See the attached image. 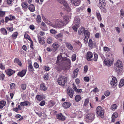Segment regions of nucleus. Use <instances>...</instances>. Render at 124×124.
I'll list each match as a JSON object with an SVG mask.
<instances>
[{"label":"nucleus","instance_id":"obj_1","mask_svg":"<svg viewBox=\"0 0 124 124\" xmlns=\"http://www.w3.org/2000/svg\"><path fill=\"white\" fill-rule=\"evenodd\" d=\"M68 23V22H65L62 20H60L59 21L57 20H55L53 23V25L56 26L55 27H54L55 28H57L58 27L61 28L63 27V26Z\"/></svg>","mask_w":124,"mask_h":124},{"label":"nucleus","instance_id":"obj_2","mask_svg":"<svg viewBox=\"0 0 124 124\" xmlns=\"http://www.w3.org/2000/svg\"><path fill=\"white\" fill-rule=\"evenodd\" d=\"M98 7L101 11L106 12V5L104 0H99Z\"/></svg>","mask_w":124,"mask_h":124},{"label":"nucleus","instance_id":"obj_3","mask_svg":"<svg viewBox=\"0 0 124 124\" xmlns=\"http://www.w3.org/2000/svg\"><path fill=\"white\" fill-rule=\"evenodd\" d=\"M67 79L66 77L61 76L58 78L57 82L59 85L64 86L67 83Z\"/></svg>","mask_w":124,"mask_h":124},{"label":"nucleus","instance_id":"obj_4","mask_svg":"<svg viewBox=\"0 0 124 124\" xmlns=\"http://www.w3.org/2000/svg\"><path fill=\"white\" fill-rule=\"evenodd\" d=\"M94 118V114L92 113H90L86 115L84 120L87 122H89L93 121Z\"/></svg>","mask_w":124,"mask_h":124},{"label":"nucleus","instance_id":"obj_5","mask_svg":"<svg viewBox=\"0 0 124 124\" xmlns=\"http://www.w3.org/2000/svg\"><path fill=\"white\" fill-rule=\"evenodd\" d=\"M116 70L118 72H120L123 70V65L121 61L118 60L115 63Z\"/></svg>","mask_w":124,"mask_h":124},{"label":"nucleus","instance_id":"obj_6","mask_svg":"<svg viewBox=\"0 0 124 124\" xmlns=\"http://www.w3.org/2000/svg\"><path fill=\"white\" fill-rule=\"evenodd\" d=\"M96 113L98 116L102 118L104 113V109L101 106H98L96 109Z\"/></svg>","mask_w":124,"mask_h":124},{"label":"nucleus","instance_id":"obj_7","mask_svg":"<svg viewBox=\"0 0 124 124\" xmlns=\"http://www.w3.org/2000/svg\"><path fill=\"white\" fill-rule=\"evenodd\" d=\"M104 64L108 66L109 67L112 65L113 61L108 59H106L104 61Z\"/></svg>","mask_w":124,"mask_h":124},{"label":"nucleus","instance_id":"obj_8","mask_svg":"<svg viewBox=\"0 0 124 124\" xmlns=\"http://www.w3.org/2000/svg\"><path fill=\"white\" fill-rule=\"evenodd\" d=\"M42 19L43 21L48 25L50 26H51L52 27H56V26L53 25V23H52L49 21L48 19L46 18L45 17L43 16L42 17Z\"/></svg>","mask_w":124,"mask_h":124},{"label":"nucleus","instance_id":"obj_9","mask_svg":"<svg viewBox=\"0 0 124 124\" xmlns=\"http://www.w3.org/2000/svg\"><path fill=\"white\" fill-rule=\"evenodd\" d=\"M42 19L43 21L48 25L50 26H51L52 27H56V26L53 25V23H52L49 21L48 19L46 18L45 17L43 16L42 17Z\"/></svg>","mask_w":124,"mask_h":124},{"label":"nucleus","instance_id":"obj_10","mask_svg":"<svg viewBox=\"0 0 124 124\" xmlns=\"http://www.w3.org/2000/svg\"><path fill=\"white\" fill-rule=\"evenodd\" d=\"M56 117L57 119L62 121L66 119V117L61 113L57 114Z\"/></svg>","mask_w":124,"mask_h":124},{"label":"nucleus","instance_id":"obj_11","mask_svg":"<svg viewBox=\"0 0 124 124\" xmlns=\"http://www.w3.org/2000/svg\"><path fill=\"white\" fill-rule=\"evenodd\" d=\"M7 74L9 76H11L15 72V70H13L11 69H8L5 71Z\"/></svg>","mask_w":124,"mask_h":124},{"label":"nucleus","instance_id":"obj_12","mask_svg":"<svg viewBox=\"0 0 124 124\" xmlns=\"http://www.w3.org/2000/svg\"><path fill=\"white\" fill-rule=\"evenodd\" d=\"M93 57L92 53L90 52H87L86 56V58L88 61L92 60V58Z\"/></svg>","mask_w":124,"mask_h":124},{"label":"nucleus","instance_id":"obj_13","mask_svg":"<svg viewBox=\"0 0 124 124\" xmlns=\"http://www.w3.org/2000/svg\"><path fill=\"white\" fill-rule=\"evenodd\" d=\"M117 82L116 78L115 77H113L112 78V80L110 82L111 85L114 87L116 86L117 85Z\"/></svg>","mask_w":124,"mask_h":124},{"label":"nucleus","instance_id":"obj_14","mask_svg":"<svg viewBox=\"0 0 124 124\" xmlns=\"http://www.w3.org/2000/svg\"><path fill=\"white\" fill-rule=\"evenodd\" d=\"M84 33L85 37L84 38V40H87L90 36V33L88 32L87 30H85L84 31Z\"/></svg>","mask_w":124,"mask_h":124},{"label":"nucleus","instance_id":"obj_15","mask_svg":"<svg viewBox=\"0 0 124 124\" xmlns=\"http://www.w3.org/2000/svg\"><path fill=\"white\" fill-rule=\"evenodd\" d=\"M73 5L75 6H79L80 3V0H70Z\"/></svg>","mask_w":124,"mask_h":124},{"label":"nucleus","instance_id":"obj_16","mask_svg":"<svg viewBox=\"0 0 124 124\" xmlns=\"http://www.w3.org/2000/svg\"><path fill=\"white\" fill-rule=\"evenodd\" d=\"M62 60L63 61L62 62L65 63L68 65H69L70 63V60L67 57L63 58L62 59Z\"/></svg>","mask_w":124,"mask_h":124},{"label":"nucleus","instance_id":"obj_17","mask_svg":"<svg viewBox=\"0 0 124 124\" xmlns=\"http://www.w3.org/2000/svg\"><path fill=\"white\" fill-rule=\"evenodd\" d=\"M21 6L24 10L26 11L28 8V4L26 2H23L22 3Z\"/></svg>","mask_w":124,"mask_h":124},{"label":"nucleus","instance_id":"obj_18","mask_svg":"<svg viewBox=\"0 0 124 124\" xmlns=\"http://www.w3.org/2000/svg\"><path fill=\"white\" fill-rule=\"evenodd\" d=\"M80 23V20L78 18H75L73 24H74L77 27H79Z\"/></svg>","mask_w":124,"mask_h":124},{"label":"nucleus","instance_id":"obj_19","mask_svg":"<svg viewBox=\"0 0 124 124\" xmlns=\"http://www.w3.org/2000/svg\"><path fill=\"white\" fill-rule=\"evenodd\" d=\"M26 70H23L21 72L18 73L17 75L21 77L24 76L26 72Z\"/></svg>","mask_w":124,"mask_h":124},{"label":"nucleus","instance_id":"obj_20","mask_svg":"<svg viewBox=\"0 0 124 124\" xmlns=\"http://www.w3.org/2000/svg\"><path fill=\"white\" fill-rule=\"evenodd\" d=\"M38 39L39 43L40 44L43 45L45 43V41L44 39L41 36H38Z\"/></svg>","mask_w":124,"mask_h":124},{"label":"nucleus","instance_id":"obj_21","mask_svg":"<svg viewBox=\"0 0 124 124\" xmlns=\"http://www.w3.org/2000/svg\"><path fill=\"white\" fill-rule=\"evenodd\" d=\"M31 103L28 101H24L23 102H21L20 103V105L21 106H30Z\"/></svg>","mask_w":124,"mask_h":124},{"label":"nucleus","instance_id":"obj_22","mask_svg":"<svg viewBox=\"0 0 124 124\" xmlns=\"http://www.w3.org/2000/svg\"><path fill=\"white\" fill-rule=\"evenodd\" d=\"M42 26L40 27V28L43 31H46L47 30V28L45 23L42 22L41 23Z\"/></svg>","mask_w":124,"mask_h":124},{"label":"nucleus","instance_id":"obj_23","mask_svg":"<svg viewBox=\"0 0 124 124\" xmlns=\"http://www.w3.org/2000/svg\"><path fill=\"white\" fill-rule=\"evenodd\" d=\"M67 92L70 98H72V97L74 92L73 90L68 89L67 91Z\"/></svg>","mask_w":124,"mask_h":124},{"label":"nucleus","instance_id":"obj_24","mask_svg":"<svg viewBox=\"0 0 124 124\" xmlns=\"http://www.w3.org/2000/svg\"><path fill=\"white\" fill-rule=\"evenodd\" d=\"M28 9L31 12H33L35 10L34 6L33 4H30L28 6Z\"/></svg>","mask_w":124,"mask_h":124},{"label":"nucleus","instance_id":"obj_25","mask_svg":"<svg viewBox=\"0 0 124 124\" xmlns=\"http://www.w3.org/2000/svg\"><path fill=\"white\" fill-rule=\"evenodd\" d=\"M63 106L66 108H69L71 106V104L69 102H65L62 104Z\"/></svg>","mask_w":124,"mask_h":124},{"label":"nucleus","instance_id":"obj_26","mask_svg":"<svg viewBox=\"0 0 124 124\" xmlns=\"http://www.w3.org/2000/svg\"><path fill=\"white\" fill-rule=\"evenodd\" d=\"M28 69L30 71L33 72L34 71L33 67L31 65V62H29L28 63Z\"/></svg>","mask_w":124,"mask_h":124},{"label":"nucleus","instance_id":"obj_27","mask_svg":"<svg viewBox=\"0 0 124 124\" xmlns=\"http://www.w3.org/2000/svg\"><path fill=\"white\" fill-rule=\"evenodd\" d=\"M40 89L43 91H46L47 89V87L45 85V84L43 83L41 84L40 85Z\"/></svg>","mask_w":124,"mask_h":124},{"label":"nucleus","instance_id":"obj_28","mask_svg":"<svg viewBox=\"0 0 124 124\" xmlns=\"http://www.w3.org/2000/svg\"><path fill=\"white\" fill-rule=\"evenodd\" d=\"M63 58H62V54H59L57 57V63L61 62H62L63 61L62 60V59Z\"/></svg>","mask_w":124,"mask_h":124},{"label":"nucleus","instance_id":"obj_29","mask_svg":"<svg viewBox=\"0 0 124 124\" xmlns=\"http://www.w3.org/2000/svg\"><path fill=\"white\" fill-rule=\"evenodd\" d=\"M53 49L55 51L57 50L58 48L59 45L56 42L54 43L53 45Z\"/></svg>","mask_w":124,"mask_h":124},{"label":"nucleus","instance_id":"obj_30","mask_svg":"<svg viewBox=\"0 0 124 124\" xmlns=\"http://www.w3.org/2000/svg\"><path fill=\"white\" fill-rule=\"evenodd\" d=\"M6 102L4 101H0V109L3 108L6 104Z\"/></svg>","mask_w":124,"mask_h":124},{"label":"nucleus","instance_id":"obj_31","mask_svg":"<svg viewBox=\"0 0 124 124\" xmlns=\"http://www.w3.org/2000/svg\"><path fill=\"white\" fill-rule=\"evenodd\" d=\"M96 16L98 20L101 21L102 20L101 15L98 11L96 12Z\"/></svg>","mask_w":124,"mask_h":124},{"label":"nucleus","instance_id":"obj_32","mask_svg":"<svg viewBox=\"0 0 124 124\" xmlns=\"http://www.w3.org/2000/svg\"><path fill=\"white\" fill-rule=\"evenodd\" d=\"M64 20V21L65 22H68V23L69 22V20L70 19V17L67 15L65 16L63 18Z\"/></svg>","mask_w":124,"mask_h":124},{"label":"nucleus","instance_id":"obj_33","mask_svg":"<svg viewBox=\"0 0 124 124\" xmlns=\"http://www.w3.org/2000/svg\"><path fill=\"white\" fill-rule=\"evenodd\" d=\"M14 62L15 63H17L20 66H21L22 65V63L17 58H16L15 59Z\"/></svg>","mask_w":124,"mask_h":124},{"label":"nucleus","instance_id":"obj_34","mask_svg":"<svg viewBox=\"0 0 124 124\" xmlns=\"http://www.w3.org/2000/svg\"><path fill=\"white\" fill-rule=\"evenodd\" d=\"M66 46L69 49L71 50L73 48L72 46L69 43L66 42Z\"/></svg>","mask_w":124,"mask_h":124},{"label":"nucleus","instance_id":"obj_35","mask_svg":"<svg viewBox=\"0 0 124 124\" xmlns=\"http://www.w3.org/2000/svg\"><path fill=\"white\" fill-rule=\"evenodd\" d=\"M81 99L80 96L79 95H77L75 97V100L77 102L79 101Z\"/></svg>","mask_w":124,"mask_h":124},{"label":"nucleus","instance_id":"obj_36","mask_svg":"<svg viewBox=\"0 0 124 124\" xmlns=\"http://www.w3.org/2000/svg\"><path fill=\"white\" fill-rule=\"evenodd\" d=\"M57 1L61 4H63L64 6L67 4L64 0H57Z\"/></svg>","mask_w":124,"mask_h":124},{"label":"nucleus","instance_id":"obj_37","mask_svg":"<svg viewBox=\"0 0 124 124\" xmlns=\"http://www.w3.org/2000/svg\"><path fill=\"white\" fill-rule=\"evenodd\" d=\"M117 106L116 104H112L111 107V109L112 110L114 111L116 109Z\"/></svg>","mask_w":124,"mask_h":124},{"label":"nucleus","instance_id":"obj_38","mask_svg":"<svg viewBox=\"0 0 124 124\" xmlns=\"http://www.w3.org/2000/svg\"><path fill=\"white\" fill-rule=\"evenodd\" d=\"M1 32L3 35H7V31L6 29L4 28H2L1 29Z\"/></svg>","mask_w":124,"mask_h":124},{"label":"nucleus","instance_id":"obj_39","mask_svg":"<svg viewBox=\"0 0 124 124\" xmlns=\"http://www.w3.org/2000/svg\"><path fill=\"white\" fill-rule=\"evenodd\" d=\"M124 85V79H122L121 80L119 84V87L120 88L123 86Z\"/></svg>","mask_w":124,"mask_h":124},{"label":"nucleus","instance_id":"obj_40","mask_svg":"<svg viewBox=\"0 0 124 124\" xmlns=\"http://www.w3.org/2000/svg\"><path fill=\"white\" fill-rule=\"evenodd\" d=\"M64 6V9L67 11L68 12L70 11V8L69 6V5L67 3V5H66Z\"/></svg>","mask_w":124,"mask_h":124},{"label":"nucleus","instance_id":"obj_41","mask_svg":"<svg viewBox=\"0 0 124 124\" xmlns=\"http://www.w3.org/2000/svg\"><path fill=\"white\" fill-rule=\"evenodd\" d=\"M84 28H80L78 30V33L79 34H81L84 33Z\"/></svg>","mask_w":124,"mask_h":124},{"label":"nucleus","instance_id":"obj_42","mask_svg":"<svg viewBox=\"0 0 124 124\" xmlns=\"http://www.w3.org/2000/svg\"><path fill=\"white\" fill-rule=\"evenodd\" d=\"M89 46L91 48H93V44L92 40L90 39L89 41L88 42Z\"/></svg>","mask_w":124,"mask_h":124},{"label":"nucleus","instance_id":"obj_43","mask_svg":"<svg viewBox=\"0 0 124 124\" xmlns=\"http://www.w3.org/2000/svg\"><path fill=\"white\" fill-rule=\"evenodd\" d=\"M98 58V54L96 53H95L94 55L93 60L95 62H96Z\"/></svg>","mask_w":124,"mask_h":124},{"label":"nucleus","instance_id":"obj_44","mask_svg":"<svg viewBox=\"0 0 124 124\" xmlns=\"http://www.w3.org/2000/svg\"><path fill=\"white\" fill-rule=\"evenodd\" d=\"M89 101V100L87 98L85 100L84 103V106H86L88 104Z\"/></svg>","mask_w":124,"mask_h":124},{"label":"nucleus","instance_id":"obj_45","mask_svg":"<svg viewBox=\"0 0 124 124\" xmlns=\"http://www.w3.org/2000/svg\"><path fill=\"white\" fill-rule=\"evenodd\" d=\"M78 71V69H75L74 71V76L73 77L75 78L78 74L77 73Z\"/></svg>","mask_w":124,"mask_h":124},{"label":"nucleus","instance_id":"obj_46","mask_svg":"<svg viewBox=\"0 0 124 124\" xmlns=\"http://www.w3.org/2000/svg\"><path fill=\"white\" fill-rule=\"evenodd\" d=\"M18 35V33L17 32H14L12 35V37L14 39H16Z\"/></svg>","mask_w":124,"mask_h":124},{"label":"nucleus","instance_id":"obj_47","mask_svg":"<svg viewBox=\"0 0 124 124\" xmlns=\"http://www.w3.org/2000/svg\"><path fill=\"white\" fill-rule=\"evenodd\" d=\"M21 89L23 90H24L26 89L27 85L25 84H23L21 85Z\"/></svg>","mask_w":124,"mask_h":124},{"label":"nucleus","instance_id":"obj_48","mask_svg":"<svg viewBox=\"0 0 124 124\" xmlns=\"http://www.w3.org/2000/svg\"><path fill=\"white\" fill-rule=\"evenodd\" d=\"M36 21L37 23H39L41 22V19L40 16V15H38L37 16L36 19Z\"/></svg>","mask_w":124,"mask_h":124},{"label":"nucleus","instance_id":"obj_49","mask_svg":"<svg viewBox=\"0 0 124 124\" xmlns=\"http://www.w3.org/2000/svg\"><path fill=\"white\" fill-rule=\"evenodd\" d=\"M36 98L38 100L41 101L43 99V96L42 95H38L36 96Z\"/></svg>","mask_w":124,"mask_h":124},{"label":"nucleus","instance_id":"obj_50","mask_svg":"<svg viewBox=\"0 0 124 124\" xmlns=\"http://www.w3.org/2000/svg\"><path fill=\"white\" fill-rule=\"evenodd\" d=\"M5 12L2 11L0 9V17H2L5 16Z\"/></svg>","mask_w":124,"mask_h":124},{"label":"nucleus","instance_id":"obj_51","mask_svg":"<svg viewBox=\"0 0 124 124\" xmlns=\"http://www.w3.org/2000/svg\"><path fill=\"white\" fill-rule=\"evenodd\" d=\"M118 116V113L116 112L114 113L112 116V118H117Z\"/></svg>","mask_w":124,"mask_h":124},{"label":"nucleus","instance_id":"obj_52","mask_svg":"<svg viewBox=\"0 0 124 124\" xmlns=\"http://www.w3.org/2000/svg\"><path fill=\"white\" fill-rule=\"evenodd\" d=\"M48 104L49 107H51L54 105V103L53 101H51L49 102Z\"/></svg>","mask_w":124,"mask_h":124},{"label":"nucleus","instance_id":"obj_53","mask_svg":"<svg viewBox=\"0 0 124 124\" xmlns=\"http://www.w3.org/2000/svg\"><path fill=\"white\" fill-rule=\"evenodd\" d=\"M76 55L75 54H73L71 58L73 61H75L76 59Z\"/></svg>","mask_w":124,"mask_h":124},{"label":"nucleus","instance_id":"obj_54","mask_svg":"<svg viewBox=\"0 0 124 124\" xmlns=\"http://www.w3.org/2000/svg\"><path fill=\"white\" fill-rule=\"evenodd\" d=\"M63 35L62 33H59L58 35H57L55 37V38L58 39L59 38H62L63 36Z\"/></svg>","mask_w":124,"mask_h":124},{"label":"nucleus","instance_id":"obj_55","mask_svg":"<svg viewBox=\"0 0 124 124\" xmlns=\"http://www.w3.org/2000/svg\"><path fill=\"white\" fill-rule=\"evenodd\" d=\"M48 75L47 73L45 74L44 76V78L45 80H47L48 78Z\"/></svg>","mask_w":124,"mask_h":124},{"label":"nucleus","instance_id":"obj_56","mask_svg":"<svg viewBox=\"0 0 124 124\" xmlns=\"http://www.w3.org/2000/svg\"><path fill=\"white\" fill-rule=\"evenodd\" d=\"M47 43L50 44L52 42L53 40L52 39L48 38L47 39Z\"/></svg>","mask_w":124,"mask_h":124},{"label":"nucleus","instance_id":"obj_57","mask_svg":"<svg viewBox=\"0 0 124 124\" xmlns=\"http://www.w3.org/2000/svg\"><path fill=\"white\" fill-rule=\"evenodd\" d=\"M15 87V85L14 83L11 84L10 85V87L11 89H14Z\"/></svg>","mask_w":124,"mask_h":124},{"label":"nucleus","instance_id":"obj_58","mask_svg":"<svg viewBox=\"0 0 124 124\" xmlns=\"http://www.w3.org/2000/svg\"><path fill=\"white\" fill-rule=\"evenodd\" d=\"M110 92L108 91H107L105 92L104 93V94L106 96H108L110 95Z\"/></svg>","mask_w":124,"mask_h":124},{"label":"nucleus","instance_id":"obj_59","mask_svg":"<svg viewBox=\"0 0 124 124\" xmlns=\"http://www.w3.org/2000/svg\"><path fill=\"white\" fill-rule=\"evenodd\" d=\"M5 75L3 73L1 74L0 75V79L2 80H3L5 78Z\"/></svg>","mask_w":124,"mask_h":124},{"label":"nucleus","instance_id":"obj_60","mask_svg":"<svg viewBox=\"0 0 124 124\" xmlns=\"http://www.w3.org/2000/svg\"><path fill=\"white\" fill-rule=\"evenodd\" d=\"M104 51L105 52H108L110 50V49L107 47H105L104 48Z\"/></svg>","mask_w":124,"mask_h":124},{"label":"nucleus","instance_id":"obj_61","mask_svg":"<svg viewBox=\"0 0 124 124\" xmlns=\"http://www.w3.org/2000/svg\"><path fill=\"white\" fill-rule=\"evenodd\" d=\"M50 32L53 34H54L57 33V32L56 31L53 29H51L50 31Z\"/></svg>","mask_w":124,"mask_h":124},{"label":"nucleus","instance_id":"obj_62","mask_svg":"<svg viewBox=\"0 0 124 124\" xmlns=\"http://www.w3.org/2000/svg\"><path fill=\"white\" fill-rule=\"evenodd\" d=\"M84 80L85 82H88L89 81L90 78L88 77H85L84 78Z\"/></svg>","mask_w":124,"mask_h":124},{"label":"nucleus","instance_id":"obj_63","mask_svg":"<svg viewBox=\"0 0 124 124\" xmlns=\"http://www.w3.org/2000/svg\"><path fill=\"white\" fill-rule=\"evenodd\" d=\"M78 27H77V26H72V28L76 32H77V31L78 28Z\"/></svg>","mask_w":124,"mask_h":124},{"label":"nucleus","instance_id":"obj_64","mask_svg":"<svg viewBox=\"0 0 124 124\" xmlns=\"http://www.w3.org/2000/svg\"><path fill=\"white\" fill-rule=\"evenodd\" d=\"M45 104V101H42L40 102V103L39 104V105L41 106H44Z\"/></svg>","mask_w":124,"mask_h":124}]
</instances>
